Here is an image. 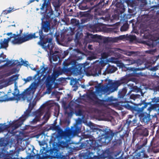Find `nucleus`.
<instances>
[{
  "instance_id": "obj_34",
  "label": "nucleus",
  "mask_w": 159,
  "mask_h": 159,
  "mask_svg": "<svg viewBox=\"0 0 159 159\" xmlns=\"http://www.w3.org/2000/svg\"><path fill=\"white\" fill-rule=\"evenodd\" d=\"M125 61L127 63L126 65H129L133 64L136 62V60H133L132 58H127L125 60Z\"/></svg>"
},
{
  "instance_id": "obj_2",
  "label": "nucleus",
  "mask_w": 159,
  "mask_h": 159,
  "mask_svg": "<svg viewBox=\"0 0 159 159\" xmlns=\"http://www.w3.org/2000/svg\"><path fill=\"white\" fill-rule=\"evenodd\" d=\"M95 92L90 94L91 99L93 103L98 106H107V103L112 102L113 100L112 97H107L105 94L109 91L110 87L99 85L95 87Z\"/></svg>"
},
{
  "instance_id": "obj_23",
  "label": "nucleus",
  "mask_w": 159,
  "mask_h": 159,
  "mask_svg": "<svg viewBox=\"0 0 159 159\" xmlns=\"http://www.w3.org/2000/svg\"><path fill=\"white\" fill-rule=\"evenodd\" d=\"M127 92V89L126 87H124L121 90H120L118 92V98H123L122 101H124V99L126 96Z\"/></svg>"
},
{
  "instance_id": "obj_49",
  "label": "nucleus",
  "mask_w": 159,
  "mask_h": 159,
  "mask_svg": "<svg viewBox=\"0 0 159 159\" xmlns=\"http://www.w3.org/2000/svg\"><path fill=\"white\" fill-rule=\"evenodd\" d=\"M97 65H98L100 66L102 70L103 69V67L104 66L106 65V63H104V62L102 61V62H101L100 63H99Z\"/></svg>"
},
{
  "instance_id": "obj_7",
  "label": "nucleus",
  "mask_w": 159,
  "mask_h": 159,
  "mask_svg": "<svg viewBox=\"0 0 159 159\" xmlns=\"http://www.w3.org/2000/svg\"><path fill=\"white\" fill-rule=\"evenodd\" d=\"M33 34H35L36 37L33 39L39 38L40 40L38 42V44L42 47L44 50L47 49H52L53 47L52 40V34H48L47 36L44 34L42 30H39V32H37Z\"/></svg>"
},
{
  "instance_id": "obj_62",
  "label": "nucleus",
  "mask_w": 159,
  "mask_h": 159,
  "mask_svg": "<svg viewBox=\"0 0 159 159\" xmlns=\"http://www.w3.org/2000/svg\"><path fill=\"white\" fill-rule=\"evenodd\" d=\"M2 57L3 60H5V61H6L7 59H6V56L5 55H3V56L1 57Z\"/></svg>"
},
{
  "instance_id": "obj_38",
  "label": "nucleus",
  "mask_w": 159,
  "mask_h": 159,
  "mask_svg": "<svg viewBox=\"0 0 159 159\" xmlns=\"http://www.w3.org/2000/svg\"><path fill=\"white\" fill-rule=\"evenodd\" d=\"M71 23L74 25L78 26L79 25V23L78 20L75 19H72L71 20Z\"/></svg>"
},
{
  "instance_id": "obj_19",
  "label": "nucleus",
  "mask_w": 159,
  "mask_h": 159,
  "mask_svg": "<svg viewBox=\"0 0 159 159\" xmlns=\"http://www.w3.org/2000/svg\"><path fill=\"white\" fill-rule=\"evenodd\" d=\"M24 37H21L22 42L24 43L33 39V37H36L35 34H27L25 33L23 34Z\"/></svg>"
},
{
  "instance_id": "obj_37",
  "label": "nucleus",
  "mask_w": 159,
  "mask_h": 159,
  "mask_svg": "<svg viewBox=\"0 0 159 159\" xmlns=\"http://www.w3.org/2000/svg\"><path fill=\"white\" fill-rule=\"evenodd\" d=\"M140 95L139 94H131L129 96V99H132L134 100H135L140 98Z\"/></svg>"
},
{
  "instance_id": "obj_25",
  "label": "nucleus",
  "mask_w": 159,
  "mask_h": 159,
  "mask_svg": "<svg viewBox=\"0 0 159 159\" xmlns=\"http://www.w3.org/2000/svg\"><path fill=\"white\" fill-rule=\"evenodd\" d=\"M137 120L136 118L134 117L132 120H126L125 125L127 124L128 127L129 125L131 126H136L137 125Z\"/></svg>"
},
{
  "instance_id": "obj_40",
  "label": "nucleus",
  "mask_w": 159,
  "mask_h": 159,
  "mask_svg": "<svg viewBox=\"0 0 159 159\" xmlns=\"http://www.w3.org/2000/svg\"><path fill=\"white\" fill-rule=\"evenodd\" d=\"M110 15L109 14H108L106 16L104 17L103 16L100 17L99 19H102L105 21H109L110 20Z\"/></svg>"
},
{
  "instance_id": "obj_14",
  "label": "nucleus",
  "mask_w": 159,
  "mask_h": 159,
  "mask_svg": "<svg viewBox=\"0 0 159 159\" xmlns=\"http://www.w3.org/2000/svg\"><path fill=\"white\" fill-rule=\"evenodd\" d=\"M51 29L50 22L49 21H43L41 29L40 30H43L45 32H48Z\"/></svg>"
},
{
  "instance_id": "obj_18",
  "label": "nucleus",
  "mask_w": 159,
  "mask_h": 159,
  "mask_svg": "<svg viewBox=\"0 0 159 159\" xmlns=\"http://www.w3.org/2000/svg\"><path fill=\"white\" fill-rule=\"evenodd\" d=\"M101 39V36L98 35L97 34L93 35L92 34H90L89 33H87V35L85 36V39L87 41L89 42L92 41L93 39Z\"/></svg>"
},
{
  "instance_id": "obj_13",
  "label": "nucleus",
  "mask_w": 159,
  "mask_h": 159,
  "mask_svg": "<svg viewBox=\"0 0 159 159\" xmlns=\"http://www.w3.org/2000/svg\"><path fill=\"white\" fill-rule=\"evenodd\" d=\"M43 113L42 109L39 108L33 112V115L35 116V118L30 122V124L33 125L36 124L38 121H39L41 119V117L43 115Z\"/></svg>"
},
{
  "instance_id": "obj_17",
  "label": "nucleus",
  "mask_w": 159,
  "mask_h": 159,
  "mask_svg": "<svg viewBox=\"0 0 159 159\" xmlns=\"http://www.w3.org/2000/svg\"><path fill=\"white\" fill-rule=\"evenodd\" d=\"M16 154V152L14 151L11 150L10 151L9 153L6 156V158L7 159H19L18 158H16L15 157V154ZM21 159H25L24 158H21ZM25 159H32L31 157L29 156H28L26 157Z\"/></svg>"
},
{
  "instance_id": "obj_64",
  "label": "nucleus",
  "mask_w": 159,
  "mask_h": 159,
  "mask_svg": "<svg viewBox=\"0 0 159 159\" xmlns=\"http://www.w3.org/2000/svg\"><path fill=\"white\" fill-rule=\"evenodd\" d=\"M64 56L65 57L67 56L68 54V52L67 51H64Z\"/></svg>"
},
{
  "instance_id": "obj_20",
  "label": "nucleus",
  "mask_w": 159,
  "mask_h": 159,
  "mask_svg": "<svg viewBox=\"0 0 159 159\" xmlns=\"http://www.w3.org/2000/svg\"><path fill=\"white\" fill-rule=\"evenodd\" d=\"M94 152H89L88 153V154L86 153L82 154L80 157V159H93V158L95 156L94 155L93 153Z\"/></svg>"
},
{
  "instance_id": "obj_35",
  "label": "nucleus",
  "mask_w": 159,
  "mask_h": 159,
  "mask_svg": "<svg viewBox=\"0 0 159 159\" xmlns=\"http://www.w3.org/2000/svg\"><path fill=\"white\" fill-rule=\"evenodd\" d=\"M129 25L127 22L124 23L120 28V31L122 32L127 30L129 28Z\"/></svg>"
},
{
  "instance_id": "obj_6",
  "label": "nucleus",
  "mask_w": 159,
  "mask_h": 159,
  "mask_svg": "<svg viewBox=\"0 0 159 159\" xmlns=\"http://www.w3.org/2000/svg\"><path fill=\"white\" fill-rule=\"evenodd\" d=\"M52 129L57 131L58 133L65 139L70 140L74 136L77 135L80 132V128L77 125H75L71 127V129L66 128L64 131L61 128L59 125L55 124L51 127Z\"/></svg>"
},
{
  "instance_id": "obj_22",
  "label": "nucleus",
  "mask_w": 159,
  "mask_h": 159,
  "mask_svg": "<svg viewBox=\"0 0 159 159\" xmlns=\"http://www.w3.org/2000/svg\"><path fill=\"white\" fill-rule=\"evenodd\" d=\"M131 79L127 75H125L122 77L120 79L118 80L120 85L122 84H127L130 81Z\"/></svg>"
},
{
  "instance_id": "obj_32",
  "label": "nucleus",
  "mask_w": 159,
  "mask_h": 159,
  "mask_svg": "<svg viewBox=\"0 0 159 159\" xmlns=\"http://www.w3.org/2000/svg\"><path fill=\"white\" fill-rule=\"evenodd\" d=\"M34 89L33 87V86H31L30 85L28 88L26 89L24 92L27 96L30 95Z\"/></svg>"
},
{
  "instance_id": "obj_29",
  "label": "nucleus",
  "mask_w": 159,
  "mask_h": 159,
  "mask_svg": "<svg viewBox=\"0 0 159 159\" xmlns=\"http://www.w3.org/2000/svg\"><path fill=\"white\" fill-rule=\"evenodd\" d=\"M0 44V49H6L8 46V43H7V41L5 39H4L3 40L2 39L1 40Z\"/></svg>"
},
{
  "instance_id": "obj_5",
  "label": "nucleus",
  "mask_w": 159,
  "mask_h": 159,
  "mask_svg": "<svg viewBox=\"0 0 159 159\" xmlns=\"http://www.w3.org/2000/svg\"><path fill=\"white\" fill-rule=\"evenodd\" d=\"M85 65L78 64H77L75 61L65 60L63 63L62 71L64 73H71L75 75L82 73L83 68H85Z\"/></svg>"
},
{
  "instance_id": "obj_57",
  "label": "nucleus",
  "mask_w": 159,
  "mask_h": 159,
  "mask_svg": "<svg viewBox=\"0 0 159 159\" xmlns=\"http://www.w3.org/2000/svg\"><path fill=\"white\" fill-rule=\"evenodd\" d=\"M35 1H36L37 2H38L39 0H29V1L27 2V4L29 5L30 3L33 2Z\"/></svg>"
},
{
  "instance_id": "obj_9",
  "label": "nucleus",
  "mask_w": 159,
  "mask_h": 159,
  "mask_svg": "<svg viewBox=\"0 0 159 159\" xmlns=\"http://www.w3.org/2000/svg\"><path fill=\"white\" fill-rule=\"evenodd\" d=\"M58 75V72L55 71L53 72L51 76H48L47 77L46 84L49 93L51 92L52 89L53 88V85L55 83V81Z\"/></svg>"
},
{
  "instance_id": "obj_42",
  "label": "nucleus",
  "mask_w": 159,
  "mask_h": 159,
  "mask_svg": "<svg viewBox=\"0 0 159 159\" xmlns=\"http://www.w3.org/2000/svg\"><path fill=\"white\" fill-rule=\"evenodd\" d=\"M9 9L8 10H5L3 11L4 14L6 15L8 13H10L11 12L14 11V8L11 7H9Z\"/></svg>"
},
{
  "instance_id": "obj_27",
  "label": "nucleus",
  "mask_w": 159,
  "mask_h": 159,
  "mask_svg": "<svg viewBox=\"0 0 159 159\" xmlns=\"http://www.w3.org/2000/svg\"><path fill=\"white\" fill-rule=\"evenodd\" d=\"M52 45L53 46V47L52 48V49H48V48L46 50H45L46 51H47L48 52L49 51V53L51 56H52V59L54 61H57L58 60V56L57 55H54V54L53 53V49L54 47V45L52 43Z\"/></svg>"
},
{
  "instance_id": "obj_26",
  "label": "nucleus",
  "mask_w": 159,
  "mask_h": 159,
  "mask_svg": "<svg viewBox=\"0 0 159 159\" xmlns=\"http://www.w3.org/2000/svg\"><path fill=\"white\" fill-rule=\"evenodd\" d=\"M108 1L107 0H100L99 2L96 5L97 7L99 9L105 7L107 5Z\"/></svg>"
},
{
  "instance_id": "obj_54",
  "label": "nucleus",
  "mask_w": 159,
  "mask_h": 159,
  "mask_svg": "<svg viewBox=\"0 0 159 159\" xmlns=\"http://www.w3.org/2000/svg\"><path fill=\"white\" fill-rule=\"evenodd\" d=\"M90 19L88 17H85L82 20V22L83 23L87 22L89 21Z\"/></svg>"
},
{
  "instance_id": "obj_11",
  "label": "nucleus",
  "mask_w": 159,
  "mask_h": 159,
  "mask_svg": "<svg viewBox=\"0 0 159 159\" xmlns=\"http://www.w3.org/2000/svg\"><path fill=\"white\" fill-rule=\"evenodd\" d=\"M18 93H16V92H14L11 94L13 95L14 97H10L9 98H6L2 100V101L5 102L8 101H12L13 100L18 101L21 98L23 99V100L25 99L28 96L25 93L23 92L21 94L19 93V90H18Z\"/></svg>"
},
{
  "instance_id": "obj_39",
  "label": "nucleus",
  "mask_w": 159,
  "mask_h": 159,
  "mask_svg": "<svg viewBox=\"0 0 159 159\" xmlns=\"http://www.w3.org/2000/svg\"><path fill=\"white\" fill-rule=\"evenodd\" d=\"M69 111H68V109H66L65 110V114L67 115L68 116H71L72 115L73 111L72 109L71 108H69Z\"/></svg>"
},
{
  "instance_id": "obj_41",
  "label": "nucleus",
  "mask_w": 159,
  "mask_h": 159,
  "mask_svg": "<svg viewBox=\"0 0 159 159\" xmlns=\"http://www.w3.org/2000/svg\"><path fill=\"white\" fill-rule=\"evenodd\" d=\"M128 39L130 42H133L136 39V37L135 35H129L128 37Z\"/></svg>"
},
{
  "instance_id": "obj_44",
  "label": "nucleus",
  "mask_w": 159,
  "mask_h": 159,
  "mask_svg": "<svg viewBox=\"0 0 159 159\" xmlns=\"http://www.w3.org/2000/svg\"><path fill=\"white\" fill-rule=\"evenodd\" d=\"M36 157L37 159H43L47 158L48 156H44L43 155L42 157H40V154H37L36 155Z\"/></svg>"
},
{
  "instance_id": "obj_16",
  "label": "nucleus",
  "mask_w": 159,
  "mask_h": 159,
  "mask_svg": "<svg viewBox=\"0 0 159 159\" xmlns=\"http://www.w3.org/2000/svg\"><path fill=\"white\" fill-rule=\"evenodd\" d=\"M117 70V68L116 67L108 64L103 74L105 75L107 74L112 73Z\"/></svg>"
},
{
  "instance_id": "obj_51",
  "label": "nucleus",
  "mask_w": 159,
  "mask_h": 159,
  "mask_svg": "<svg viewBox=\"0 0 159 159\" xmlns=\"http://www.w3.org/2000/svg\"><path fill=\"white\" fill-rule=\"evenodd\" d=\"M110 42V40L108 38H104L103 39V42L104 43H107Z\"/></svg>"
},
{
  "instance_id": "obj_50",
  "label": "nucleus",
  "mask_w": 159,
  "mask_h": 159,
  "mask_svg": "<svg viewBox=\"0 0 159 159\" xmlns=\"http://www.w3.org/2000/svg\"><path fill=\"white\" fill-rule=\"evenodd\" d=\"M108 54L105 52L102 53V57L103 58H106L108 57Z\"/></svg>"
},
{
  "instance_id": "obj_55",
  "label": "nucleus",
  "mask_w": 159,
  "mask_h": 159,
  "mask_svg": "<svg viewBox=\"0 0 159 159\" xmlns=\"http://www.w3.org/2000/svg\"><path fill=\"white\" fill-rule=\"evenodd\" d=\"M143 5H145L147 4V1L146 0H138Z\"/></svg>"
},
{
  "instance_id": "obj_33",
  "label": "nucleus",
  "mask_w": 159,
  "mask_h": 159,
  "mask_svg": "<svg viewBox=\"0 0 159 159\" xmlns=\"http://www.w3.org/2000/svg\"><path fill=\"white\" fill-rule=\"evenodd\" d=\"M12 43L13 44H20L23 43L22 42L21 37L19 38V37L18 38L17 37L15 38L12 41Z\"/></svg>"
},
{
  "instance_id": "obj_10",
  "label": "nucleus",
  "mask_w": 159,
  "mask_h": 159,
  "mask_svg": "<svg viewBox=\"0 0 159 159\" xmlns=\"http://www.w3.org/2000/svg\"><path fill=\"white\" fill-rule=\"evenodd\" d=\"M50 0H44L40 9L41 10H43L45 11V14L47 15L46 17L47 19H50L51 16L53 14V11L49 7V6L50 5Z\"/></svg>"
},
{
  "instance_id": "obj_45",
  "label": "nucleus",
  "mask_w": 159,
  "mask_h": 159,
  "mask_svg": "<svg viewBox=\"0 0 159 159\" xmlns=\"http://www.w3.org/2000/svg\"><path fill=\"white\" fill-rule=\"evenodd\" d=\"M151 10L155 12L156 11L155 10H157L158 9H159V4H158L157 5H154L151 7Z\"/></svg>"
},
{
  "instance_id": "obj_21",
  "label": "nucleus",
  "mask_w": 159,
  "mask_h": 159,
  "mask_svg": "<svg viewBox=\"0 0 159 159\" xmlns=\"http://www.w3.org/2000/svg\"><path fill=\"white\" fill-rule=\"evenodd\" d=\"M137 132L139 134L143 136L146 137L148 135V131L146 128H143L139 129Z\"/></svg>"
},
{
  "instance_id": "obj_31",
  "label": "nucleus",
  "mask_w": 159,
  "mask_h": 159,
  "mask_svg": "<svg viewBox=\"0 0 159 159\" xmlns=\"http://www.w3.org/2000/svg\"><path fill=\"white\" fill-rule=\"evenodd\" d=\"M114 147H118L121 145L122 144V140L121 139H119L115 140L113 142Z\"/></svg>"
},
{
  "instance_id": "obj_52",
  "label": "nucleus",
  "mask_w": 159,
  "mask_h": 159,
  "mask_svg": "<svg viewBox=\"0 0 159 159\" xmlns=\"http://www.w3.org/2000/svg\"><path fill=\"white\" fill-rule=\"evenodd\" d=\"M118 30L119 29L117 27H116V28L111 29V31L115 33H116L118 32Z\"/></svg>"
},
{
  "instance_id": "obj_46",
  "label": "nucleus",
  "mask_w": 159,
  "mask_h": 159,
  "mask_svg": "<svg viewBox=\"0 0 159 159\" xmlns=\"http://www.w3.org/2000/svg\"><path fill=\"white\" fill-rule=\"evenodd\" d=\"M137 52L134 51H130L127 52L126 54L129 56H131L134 54H135Z\"/></svg>"
},
{
  "instance_id": "obj_28",
  "label": "nucleus",
  "mask_w": 159,
  "mask_h": 159,
  "mask_svg": "<svg viewBox=\"0 0 159 159\" xmlns=\"http://www.w3.org/2000/svg\"><path fill=\"white\" fill-rule=\"evenodd\" d=\"M117 65V66L119 67L120 68H125L126 69V70H129L134 71L135 70V69L134 68H128L125 67V65L121 62H120V61H118L116 62Z\"/></svg>"
},
{
  "instance_id": "obj_3",
  "label": "nucleus",
  "mask_w": 159,
  "mask_h": 159,
  "mask_svg": "<svg viewBox=\"0 0 159 159\" xmlns=\"http://www.w3.org/2000/svg\"><path fill=\"white\" fill-rule=\"evenodd\" d=\"M132 92V91L131 90H130L124 98V100L120 101L119 103L120 104V105L121 106L126 109L129 110L134 113L135 112V114H139L142 112L148 105L151 104V102L146 103L145 101L143 100L139 104H135L128 100L129 99L127 98L129 97Z\"/></svg>"
},
{
  "instance_id": "obj_61",
  "label": "nucleus",
  "mask_w": 159,
  "mask_h": 159,
  "mask_svg": "<svg viewBox=\"0 0 159 159\" xmlns=\"http://www.w3.org/2000/svg\"><path fill=\"white\" fill-rule=\"evenodd\" d=\"M134 117V116L131 115H129L128 116V119L127 120H132L133 119V118Z\"/></svg>"
},
{
  "instance_id": "obj_24",
  "label": "nucleus",
  "mask_w": 159,
  "mask_h": 159,
  "mask_svg": "<svg viewBox=\"0 0 159 159\" xmlns=\"http://www.w3.org/2000/svg\"><path fill=\"white\" fill-rule=\"evenodd\" d=\"M89 27L93 32H97L101 30L100 26L99 23H95L94 25H90Z\"/></svg>"
},
{
  "instance_id": "obj_12",
  "label": "nucleus",
  "mask_w": 159,
  "mask_h": 159,
  "mask_svg": "<svg viewBox=\"0 0 159 159\" xmlns=\"http://www.w3.org/2000/svg\"><path fill=\"white\" fill-rule=\"evenodd\" d=\"M140 121L142 124L146 125L152 122L151 116L149 113L146 112H141L139 115Z\"/></svg>"
},
{
  "instance_id": "obj_56",
  "label": "nucleus",
  "mask_w": 159,
  "mask_h": 159,
  "mask_svg": "<svg viewBox=\"0 0 159 159\" xmlns=\"http://www.w3.org/2000/svg\"><path fill=\"white\" fill-rule=\"evenodd\" d=\"M13 73L12 72H9L4 74V75L5 77H7L11 75Z\"/></svg>"
},
{
  "instance_id": "obj_1",
  "label": "nucleus",
  "mask_w": 159,
  "mask_h": 159,
  "mask_svg": "<svg viewBox=\"0 0 159 159\" xmlns=\"http://www.w3.org/2000/svg\"><path fill=\"white\" fill-rule=\"evenodd\" d=\"M98 138L97 141L94 140L91 135L89 134H84L82 135L84 138L88 139L85 142L82 143L80 146V149H85L88 153L92 152V151L97 150L99 146L98 142L102 145L108 144L111 142L114 135L112 131L109 129H99L96 128L95 129Z\"/></svg>"
},
{
  "instance_id": "obj_4",
  "label": "nucleus",
  "mask_w": 159,
  "mask_h": 159,
  "mask_svg": "<svg viewBox=\"0 0 159 159\" xmlns=\"http://www.w3.org/2000/svg\"><path fill=\"white\" fill-rule=\"evenodd\" d=\"M35 104V103L30 102L27 109L24 112L21 117L15 121L12 122L9 125H4V129L8 130V132L11 134L13 133V131L20 126L24 121L30 116L32 110Z\"/></svg>"
},
{
  "instance_id": "obj_48",
  "label": "nucleus",
  "mask_w": 159,
  "mask_h": 159,
  "mask_svg": "<svg viewBox=\"0 0 159 159\" xmlns=\"http://www.w3.org/2000/svg\"><path fill=\"white\" fill-rule=\"evenodd\" d=\"M32 79V77L31 76L27 77L26 79H24L23 80L25 81V83L29 82Z\"/></svg>"
},
{
  "instance_id": "obj_36",
  "label": "nucleus",
  "mask_w": 159,
  "mask_h": 159,
  "mask_svg": "<svg viewBox=\"0 0 159 159\" xmlns=\"http://www.w3.org/2000/svg\"><path fill=\"white\" fill-rule=\"evenodd\" d=\"M111 85V87L113 88L114 90H115L117 89L118 87L120 86L119 83L117 80L112 83Z\"/></svg>"
},
{
  "instance_id": "obj_53",
  "label": "nucleus",
  "mask_w": 159,
  "mask_h": 159,
  "mask_svg": "<svg viewBox=\"0 0 159 159\" xmlns=\"http://www.w3.org/2000/svg\"><path fill=\"white\" fill-rule=\"evenodd\" d=\"M11 61L10 60H8L7 61V62L5 64V65L7 66H11Z\"/></svg>"
},
{
  "instance_id": "obj_63",
  "label": "nucleus",
  "mask_w": 159,
  "mask_h": 159,
  "mask_svg": "<svg viewBox=\"0 0 159 159\" xmlns=\"http://www.w3.org/2000/svg\"><path fill=\"white\" fill-rule=\"evenodd\" d=\"M13 37H10L9 38H8L7 39H5L7 41V43H8L9 41L11 40V38H12Z\"/></svg>"
},
{
  "instance_id": "obj_60",
  "label": "nucleus",
  "mask_w": 159,
  "mask_h": 159,
  "mask_svg": "<svg viewBox=\"0 0 159 159\" xmlns=\"http://www.w3.org/2000/svg\"><path fill=\"white\" fill-rule=\"evenodd\" d=\"M13 36H12V38H16L17 37H19V36H20V34H18L17 32L16 34H13Z\"/></svg>"
},
{
  "instance_id": "obj_43",
  "label": "nucleus",
  "mask_w": 159,
  "mask_h": 159,
  "mask_svg": "<svg viewBox=\"0 0 159 159\" xmlns=\"http://www.w3.org/2000/svg\"><path fill=\"white\" fill-rule=\"evenodd\" d=\"M20 62H19L18 60H16L12 62L11 64V66H15V65H16L17 66H20Z\"/></svg>"
},
{
  "instance_id": "obj_8",
  "label": "nucleus",
  "mask_w": 159,
  "mask_h": 159,
  "mask_svg": "<svg viewBox=\"0 0 159 159\" xmlns=\"http://www.w3.org/2000/svg\"><path fill=\"white\" fill-rule=\"evenodd\" d=\"M148 139L147 138L141 139L133 147L134 150L137 154L136 158L137 159H141L143 158H147L148 156L146 153L145 150L141 149L147 144Z\"/></svg>"
},
{
  "instance_id": "obj_58",
  "label": "nucleus",
  "mask_w": 159,
  "mask_h": 159,
  "mask_svg": "<svg viewBox=\"0 0 159 159\" xmlns=\"http://www.w3.org/2000/svg\"><path fill=\"white\" fill-rule=\"evenodd\" d=\"M81 10H86L87 9V6H85L84 7L82 5H80L79 6Z\"/></svg>"
},
{
  "instance_id": "obj_47",
  "label": "nucleus",
  "mask_w": 159,
  "mask_h": 159,
  "mask_svg": "<svg viewBox=\"0 0 159 159\" xmlns=\"http://www.w3.org/2000/svg\"><path fill=\"white\" fill-rule=\"evenodd\" d=\"M130 89L133 92L137 91L138 89V88L136 86H131Z\"/></svg>"
},
{
  "instance_id": "obj_30",
  "label": "nucleus",
  "mask_w": 159,
  "mask_h": 159,
  "mask_svg": "<svg viewBox=\"0 0 159 159\" xmlns=\"http://www.w3.org/2000/svg\"><path fill=\"white\" fill-rule=\"evenodd\" d=\"M18 78V76L16 75H14L9 77L7 80V83L11 84L13 83V82L17 80Z\"/></svg>"
},
{
  "instance_id": "obj_15",
  "label": "nucleus",
  "mask_w": 159,
  "mask_h": 159,
  "mask_svg": "<svg viewBox=\"0 0 159 159\" xmlns=\"http://www.w3.org/2000/svg\"><path fill=\"white\" fill-rule=\"evenodd\" d=\"M101 69L99 65L97 64L94 65L91 70L92 75L93 76H98L101 74Z\"/></svg>"
},
{
  "instance_id": "obj_59",
  "label": "nucleus",
  "mask_w": 159,
  "mask_h": 159,
  "mask_svg": "<svg viewBox=\"0 0 159 159\" xmlns=\"http://www.w3.org/2000/svg\"><path fill=\"white\" fill-rule=\"evenodd\" d=\"M157 66H153V67L151 69V70H152V71H156L158 69Z\"/></svg>"
}]
</instances>
